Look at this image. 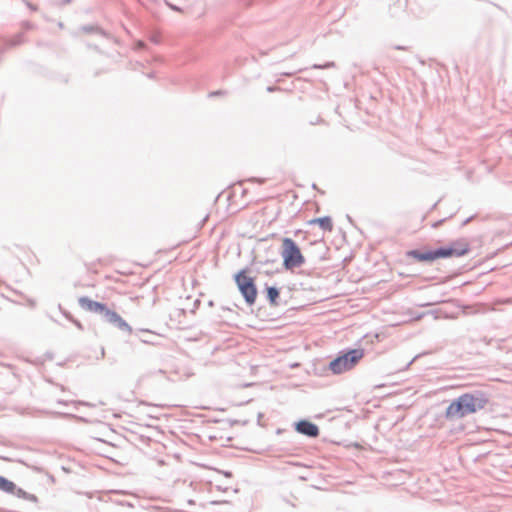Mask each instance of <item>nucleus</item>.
<instances>
[{"instance_id":"obj_19","label":"nucleus","mask_w":512,"mask_h":512,"mask_svg":"<svg viewBox=\"0 0 512 512\" xmlns=\"http://www.w3.org/2000/svg\"><path fill=\"white\" fill-rule=\"evenodd\" d=\"M222 94H224V92H223V91H221V90H218V91L212 92V93L210 94V96H216V95H222Z\"/></svg>"},{"instance_id":"obj_9","label":"nucleus","mask_w":512,"mask_h":512,"mask_svg":"<svg viewBox=\"0 0 512 512\" xmlns=\"http://www.w3.org/2000/svg\"><path fill=\"white\" fill-rule=\"evenodd\" d=\"M265 292L267 301L271 306H277L279 304L280 289L276 286L265 285Z\"/></svg>"},{"instance_id":"obj_18","label":"nucleus","mask_w":512,"mask_h":512,"mask_svg":"<svg viewBox=\"0 0 512 512\" xmlns=\"http://www.w3.org/2000/svg\"><path fill=\"white\" fill-rule=\"evenodd\" d=\"M393 48L396 50H407V47L401 46V45H395V46H393Z\"/></svg>"},{"instance_id":"obj_2","label":"nucleus","mask_w":512,"mask_h":512,"mask_svg":"<svg viewBox=\"0 0 512 512\" xmlns=\"http://www.w3.org/2000/svg\"><path fill=\"white\" fill-rule=\"evenodd\" d=\"M79 306L88 312L101 315L102 320L119 329L120 331L128 334L132 333V327L118 314L116 311L110 309L106 304L94 301L87 296H82L78 299Z\"/></svg>"},{"instance_id":"obj_25","label":"nucleus","mask_w":512,"mask_h":512,"mask_svg":"<svg viewBox=\"0 0 512 512\" xmlns=\"http://www.w3.org/2000/svg\"><path fill=\"white\" fill-rule=\"evenodd\" d=\"M65 317H67L68 319L72 320L71 316L68 314V313H64Z\"/></svg>"},{"instance_id":"obj_6","label":"nucleus","mask_w":512,"mask_h":512,"mask_svg":"<svg viewBox=\"0 0 512 512\" xmlns=\"http://www.w3.org/2000/svg\"><path fill=\"white\" fill-rule=\"evenodd\" d=\"M469 251L470 246L464 239L455 240L447 246L436 248L437 259L461 257L466 255Z\"/></svg>"},{"instance_id":"obj_20","label":"nucleus","mask_w":512,"mask_h":512,"mask_svg":"<svg viewBox=\"0 0 512 512\" xmlns=\"http://www.w3.org/2000/svg\"><path fill=\"white\" fill-rule=\"evenodd\" d=\"M277 89H278V87H275V86H268V87H267V91H268V92H273V91H275V90H277Z\"/></svg>"},{"instance_id":"obj_22","label":"nucleus","mask_w":512,"mask_h":512,"mask_svg":"<svg viewBox=\"0 0 512 512\" xmlns=\"http://www.w3.org/2000/svg\"><path fill=\"white\" fill-rule=\"evenodd\" d=\"M473 216L467 218L466 220L463 221L462 225L465 226L467 225L471 220H472Z\"/></svg>"},{"instance_id":"obj_5","label":"nucleus","mask_w":512,"mask_h":512,"mask_svg":"<svg viewBox=\"0 0 512 512\" xmlns=\"http://www.w3.org/2000/svg\"><path fill=\"white\" fill-rule=\"evenodd\" d=\"M234 281L245 303L248 306L254 305L258 295L254 278L247 276L246 269H242L234 275Z\"/></svg>"},{"instance_id":"obj_15","label":"nucleus","mask_w":512,"mask_h":512,"mask_svg":"<svg viewBox=\"0 0 512 512\" xmlns=\"http://www.w3.org/2000/svg\"><path fill=\"white\" fill-rule=\"evenodd\" d=\"M82 30L87 32V33H91L92 31L95 30V28L93 26H83Z\"/></svg>"},{"instance_id":"obj_21","label":"nucleus","mask_w":512,"mask_h":512,"mask_svg":"<svg viewBox=\"0 0 512 512\" xmlns=\"http://www.w3.org/2000/svg\"><path fill=\"white\" fill-rule=\"evenodd\" d=\"M169 7L174 11H180V8L176 5L169 4Z\"/></svg>"},{"instance_id":"obj_1","label":"nucleus","mask_w":512,"mask_h":512,"mask_svg":"<svg viewBox=\"0 0 512 512\" xmlns=\"http://www.w3.org/2000/svg\"><path fill=\"white\" fill-rule=\"evenodd\" d=\"M489 401L487 392L478 389L471 390L452 400L445 410L444 417L448 421L462 419L485 409Z\"/></svg>"},{"instance_id":"obj_17","label":"nucleus","mask_w":512,"mask_h":512,"mask_svg":"<svg viewBox=\"0 0 512 512\" xmlns=\"http://www.w3.org/2000/svg\"><path fill=\"white\" fill-rule=\"evenodd\" d=\"M23 26H24L25 29H32L33 28V24L30 23V22H25L23 24Z\"/></svg>"},{"instance_id":"obj_27","label":"nucleus","mask_w":512,"mask_h":512,"mask_svg":"<svg viewBox=\"0 0 512 512\" xmlns=\"http://www.w3.org/2000/svg\"><path fill=\"white\" fill-rule=\"evenodd\" d=\"M223 310H228V311H231V308H228V307H222Z\"/></svg>"},{"instance_id":"obj_4","label":"nucleus","mask_w":512,"mask_h":512,"mask_svg":"<svg viewBox=\"0 0 512 512\" xmlns=\"http://www.w3.org/2000/svg\"><path fill=\"white\" fill-rule=\"evenodd\" d=\"M281 256L283 259V267L286 270H294L305 263V257L303 256L298 244L289 237H284L282 239Z\"/></svg>"},{"instance_id":"obj_24","label":"nucleus","mask_w":512,"mask_h":512,"mask_svg":"<svg viewBox=\"0 0 512 512\" xmlns=\"http://www.w3.org/2000/svg\"><path fill=\"white\" fill-rule=\"evenodd\" d=\"M72 321L75 323V325H76L78 328L82 329V325H81V323H80V322H78V321H76V320H72Z\"/></svg>"},{"instance_id":"obj_23","label":"nucleus","mask_w":512,"mask_h":512,"mask_svg":"<svg viewBox=\"0 0 512 512\" xmlns=\"http://www.w3.org/2000/svg\"><path fill=\"white\" fill-rule=\"evenodd\" d=\"M144 46H145L144 42H142V41L137 42V48L140 49V48H143Z\"/></svg>"},{"instance_id":"obj_11","label":"nucleus","mask_w":512,"mask_h":512,"mask_svg":"<svg viewBox=\"0 0 512 512\" xmlns=\"http://www.w3.org/2000/svg\"><path fill=\"white\" fill-rule=\"evenodd\" d=\"M11 495H15L17 498L23 499L25 501L31 502L33 504H37L38 498L36 495L31 494L23 490L22 488H19L15 485V491Z\"/></svg>"},{"instance_id":"obj_7","label":"nucleus","mask_w":512,"mask_h":512,"mask_svg":"<svg viewBox=\"0 0 512 512\" xmlns=\"http://www.w3.org/2000/svg\"><path fill=\"white\" fill-rule=\"evenodd\" d=\"M294 429L297 433L307 436L309 438H316L319 436V427L306 419H301L294 423Z\"/></svg>"},{"instance_id":"obj_12","label":"nucleus","mask_w":512,"mask_h":512,"mask_svg":"<svg viewBox=\"0 0 512 512\" xmlns=\"http://www.w3.org/2000/svg\"><path fill=\"white\" fill-rule=\"evenodd\" d=\"M15 483L6 477L0 475V490L7 493L12 494L15 491Z\"/></svg>"},{"instance_id":"obj_14","label":"nucleus","mask_w":512,"mask_h":512,"mask_svg":"<svg viewBox=\"0 0 512 512\" xmlns=\"http://www.w3.org/2000/svg\"><path fill=\"white\" fill-rule=\"evenodd\" d=\"M332 67H335V63L332 62V61L326 62L323 65H321V64H314L312 66L313 69H327V68H332Z\"/></svg>"},{"instance_id":"obj_3","label":"nucleus","mask_w":512,"mask_h":512,"mask_svg":"<svg viewBox=\"0 0 512 512\" xmlns=\"http://www.w3.org/2000/svg\"><path fill=\"white\" fill-rule=\"evenodd\" d=\"M364 349H348L340 351L337 357L329 363V369L333 374H341L349 371L363 358Z\"/></svg>"},{"instance_id":"obj_8","label":"nucleus","mask_w":512,"mask_h":512,"mask_svg":"<svg viewBox=\"0 0 512 512\" xmlns=\"http://www.w3.org/2000/svg\"><path fill=\"white\" fill-rule=\"evenodd\" d=\"M406 255L408 258H412L418 262H423V263H431V262L437 260L436 249H432V250L413 249V250L407 251Z\"/></svg>"},{"instance_id":"obj_28","label":"nucleus","mask_w":512,"mask_h":512,"mask_svg":"<svg viewBox=\"0 0 512 512\" xmlns=\"http://www.w3.org/2000/svg\"><path fill=\"white\" fill-rule=\"evenodd\" d=\"M293 73H284L286 76H291Z\"/></svg>"},{"instance_id":"obj_13","label":"nucleus","mask_w":512,"mask_h":512,"mask_svg":"<svg viewBox=\"0 0 512 512\" xmlns=\"http://www.w3.org/2000/svg\"><path fill=\"white\" fill-rule=\"evenodd\" d=\"M23 34L19 33L6 42L8 47H14L23 43Z\"/></svg>"},{"instance_id":"obj_16","label":"nucleus","mask_w":512,"mask_h":512,"mask_svg":"<svg viewBox=\"0 0 512 512\" xmlns=\"http://www.w3.org/2000/svg\"><path fill=\"white\" fill-rule=\"evenodd\" d=\"M26 5L32 10V11H36L37 10V7L35 5H33L32 3L28 2V1H25Z\"/></svg>"},{"instance_id":"obj_26","label":"nucleus","mask_w":512,"mask_h":512,"mask_svg":"<svg viewBox=\"0 0 512 512\" xmlns=\"http://www.w3.org/2000/svg\"><path fill=\"white\" fill-rule=\"evenodd\" d=\"M70 2H71V0H63V3H64V4H68V3H70Z\"/></svg>"},{"instance_id":"obj_10","label":"nucleus","mask_w":512,"mask_h":512,"mask_svg":"<svg viewBox=\"0 0 512 512\" xmlns=\"http://www.w3.org/2000/svg\"><path fill=\"white\" fill-rule=\"evenodd\" d=\"M309 224H318L323 231L331 232L333 230V222L330 216L314 218L309 221Z\"/></svg>"}]
</instances>
